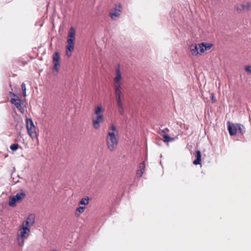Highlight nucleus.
Returning <instances> with one entry per match:
<instances>
[{
  "mask_svg": "<svg viewBox=\"0 0 251 251\" xmlns=\"http://www.w3.org/2000/svg\"><path fill=\"white\" fill-rule=\"evenodd\" d=\"M144 172L141 171V170H140L139 169H138L137 171V172H136V174H137V176H138V177H141L142 176V175L143 174Z\"/></svg>",
  "mask_w": 251,
  "mask_h": 251,
  "instance_id": "nucleus-31",
  "label": "nucleus"
},
{
  "mask_svg": "<svg viewBox=\"0 0 251 251\" xmlns=\"http://www.w3.org/2000/svg\"><path fill=\"white\" fill-rule=\"evenodd\" d=\"M119 111L121 115H123L124 113V110L123 106L119 107Z\"/></svg>",
  "mask_w": 251,
  "mask_h": 251,
  "instance_id": "nucleus-33",
  "label": "nucleus"
},
{
  "mask_svg": "<svg viewBox=\"0 0 251 251\" xmlns=\"http://www.w3.org/2000/svg\"><path fill=\"white\" fill-rule=\"evenodd\" d=\"M211 100L213 103H215L216 101V99H214V97L213 95H212L211 96Z\"/></svg>",
  "mask_w": 251,
  "mask_h": 251,
  "instance_id": "nucleus-38",
  "label": "nucleus"
},
{
  "mask_svg": "<svg viewBox=\"0 0 251 251\" xmlns=\"http://www.w3.org/2000/svg\"><path fill=\"white\" fill-rule=\"evenodd\" d=\"M241 7H237V10L248 11L251 7V3L249 2L243 3L240 5Z\"/></svg>",
  "mask_w": 251,
  "mask_h": 251,
  "instance_id": "nucleus-13",
  "label": "nucleus"
},
{
  "mask_svg": "<svg viewBox=\"0 0 251 251\" xmlns=\"http://www.w3.org/2000/svg\"><path fill=\"white\" fill-rule=\"evenodd\" d=\"M109 130H111V132H114L115 133V132L117 133L118 131L117 130L116 127L113 124L111 125L110 127H109Z\"/></svg>",
  "mask_w": 251,
  "mask_h": 251,
  "instance_id": "nucleus-29",
  "label": "nucleus"
},
{
  "mask_svg": "<svg viewBox=\"0 0 251 251\" xmlns=\"http://www.w3.org/2000/svg\"><path fill=\"white\" fill-rule=\"evenodd\" d=\"M116 76L114 78V83H121L122 79V74L119 67L116 69Z\"/></svg>",
  "mask_w": 251,
  "mask_h": 251,
  "instance_id": "nucleus-10",
  "label": "nucleus"
},
{
  "mask_svg": "<svg viewBox=\"0 0 251 251\" xmlns=\"http://www.w3.org/2000/svg\"><path fill=\"white\" fill-rule=\"evenodd\" d=\"M245 71L251 74V66H247L245 68Z\"/></svg>",
  "mask_w": 251,
  "mask_h": 251,
  "instance_id": "nucleus-32",
  "label": "nucleus"
},
{
  "mask_svg": "<svg viewBox=\"0 0 251 251\" xmlns=\"http://www.w3.org/2000/svg\"><path fill=\"white\" fill-rule=\"evenodd\" d=\"M16 202L18 201L17 200H16L14 196L9 197L8 204L10 206L14 207L15 206Z\"/></svg>",
  "mask_w": 251,
  "mask_h": 251,
  "instance_id": "nucleus-20",
  "label": "nucleus"
},
{
  "mask_svg": "<svg viewBox=\"0 0 251 251\" xmlns=\"http://www.w3.org/2000/svg\"><path fill=\"white\" fill-rule=\"evenodd\" d=\"M196 159L193 161V164L195 165H199L201 163V154L200 151L198 150L195 155Z\"/></svg>",
  "mask_w": 251,
  "mask_h": 251,
  "instance_id": "nucleus-11",
  "label": "nucleus"
},
{
  "mask_svg": "<svg viewBox=\"0 0 251 251\" xmlns=\"http://www.w3.org/2000/svg\"><path fill=\"white\" fill-rule=\"evenodd\" d=\"M163 137L164 138V141L165 142H172L175 140L174 138H172L170 137L168 134H164V135H163Z\"/></svg>",
  "mask_w": 251,
  "mask_h": 251,
  "instance_id": "nucleus-22",
  "label": "nucleus"
},
{
  "mask_svg": "<svg viewBox=\"0 0 251 251\" xmlns=\"http://www.w3.org/2000/svg\"><path fill=\"white\" fill-rule=\"evenodd\" d=\"M59 60H60V55L58 52H55L53 56V62L54 64L53 69L55 70L56 72H58L59 69L58 66H59Z\"/></svg>",
  "mask_w": 251,
  "mask_h": 251,
  "instance_id": "nucleus-8",
  "label": "nucleus"
},
{
  "mask_svg": "<svg viewBox=\"0 0 251 251\" xmlns=\"http://www.w3.org/2000/svg\"><path fill=\"white\" fill-rule=\"evenodd\" d=\"M89 199L88 197L83 198L79 202V205H84V206L87 205L89 203Z\"/></svg>",
  "mask_w": 251,
  "mask_h": 251,
  "instance_id": "nucleus-21",
  "label": "nucleus"
},
{
  "mask_svg": "<svg viewBox=\"0 0 251 251\" xmlns=\"http://www.w3.org/2000/svg\"><path fill=\"white\" fill-rule=\"evenodd\" d=\"M169 131V130L168 128H165L162 130V132L164 133L165 134H167V133Z\"/></svg>",
  "mask_w": 251,
  "mask_h": 251,
  "instance_id": "nucleus-35",
  "label": "nucleus"
},
{
  "mask_svg": "<svg viewBox=\"0 0 251 251\" xmlns=\"http://www.w3.org/2000/svg\"><path fill=\"white\" fill-rule=\"evenodd\" d=\"M115 96H121L122 91L121 90H115Z\"/></svg>",
  "mask_w": 251,
  "mask_h": 251,
  "instance_id": "nucleus-34",
  "label": "nucleus"
},
{
  "mask_svg": "<svg viewBox=\"0 0 251 251\" xmlns=\"http://www.w3.org/2000/svg\"><path fill=\"white\" fill-rule=\"evenodd\" d=\"M119 8H118L117 7L113 8L111 10V12L109 13L110 17L112 19L114 20H116L121 15V6L120 5H119Z\"/></svg>",
  "mask_w": 251,
  "mask_h": 251,
  "instance_id": "nucleus-6",
  "label": "nucleus"
},
{
  "mask_svg": "<svg viewBox=\"0 0 251 251\" xmlns=\"http://www.w3.org/2000/svg\"><path fill=\"white\" fill-rule=\"evenodd\" d=\"M20 233L17 235V241L18 245L22 247L24 246L25 241L29 235L30 229L25 227H19Z\"/></svg>",
  "mask_w": 251,
  "mask_h": 251,
  "instance_id": "nucleus-1",
  "label": "nucleus"
},
{
  "mask_svg": "<svg viewBox=\"0 0 251 251\" xmlns=\"http://www.w3.org/2000/svg\"><path fill=\"white\" fill-rule=\"evenodd\" d=\"M116 98L117 102L122 101L121 96H116Z\"/></svg>",
  "mask_w": 251,
  "mask_h": 251,
  "instance_id": "nucleus-36",
  "label": "nucleus"
},
{
  "mask_svg": "<svg viewBox=\"0 0 251 251\" xmlns=\"http://www.w3.org/2000/svg\"><path fill=\"white\" fill-rule=\"evenodd\" d=\"M26 125L28 133L32 139L37 138V132L36 127L33 124L31 119H27L26 120Z\"/></svg>",
  "mask_w": 251,
  "mask_h": 251,
  "instance_id": "nucleus-3",
  "label": "nucleus"
},
{
  "mask_svg": "<svg viewBox=\"0 0 251 251\" xmlns=\"http://www.w3.org/2000/svg\"><path fill=\"white\" fill-rule=\"evenodd\" d=\"M104 110L100 106H97L95 108V114L97 116L103 115L102 113Z\"/></svg>",
  "mask_w": 251,
  "mask_h": 251,
  "instance_id": "nucleus-15",
  "label": "nucleus"
},
{
  "mask_svg": "<svg viewBox=\"0 0 251 251\" xmlns=\"http://www.w3.org/2000/svg\"><path fill=\"white\" fill-rule=\"evenodd\" d=\"M22 90L23 92V96L24 97L26 96V86L24 82H23L21 85Z\"/></svg>",
  "mask_w": 251,
  "mask_h": 251,
  "instance_id": "nucleus-26",
  "label": "nucleus"
},
{
  "mask_svg": "<svg viewBox=\"0 0 251 251\" xmlns=\"http://www.w3.org/2000/svg\"><path fill=\"white\" fill-rule=\"evenodd\" d=\"M198 47L199 50H200L199 53H203L205 51V50H204V43L203 42L199 44Z\"/></svg>",
  "mask_w": 251,
  "mask_h": 251,
  "instance_id": "nucleus-24",
  "label": "nucleus"
},
{
  "mask_svg": "<svg viewBox=\"0 0 251 251\" xmlns=\"http://www.w3.org/2000/svg\"><path fill=\"white\" fill-rule=\"evenodd\" d=\"M32 226L33 225H32L31 224H29L27 221L25 220V221L23 222L22 225L20 226L25 227H27V228H29L30 229V227Z\"/></svg>",
  "mask_w": 251,
  "mask_h": 251,
  "instance_id": "nucleus-23",
  "label": "nucleus"
},
{
  "mask_svg": "<svg viewBox=\"0 0 251 251\" xmlns=\"http://www.w3.org/2000/svg\"><path fill=\"white\" fill-rule=\"evenodd\" d=\"M19 147V145L18 144H12L10 145V150H11L12 151H16L18 149V147Z\"/></svg>",
  "mask_w": 251,
  "mask_h": 251,
  "instance_id": "nucleus-25",
  "label": "nucleus"
},
{
  "mask_svg": "<svg viewBox=\"0 0 251 251\" xmlns=\"http://www.w3.org/2000/svg\"><path fill=\"white\" fill-rule=\"evenodd\" d=\"M85 208V206H81L79 205V206L76 209L75 211V215L76 217L79 216L80 214L84 212Z\"/></svg>",
  "mask_w": 251,
  "mask_h": 251,
  "instance_id": "nucleus-16",
  "label": "nucleus"
},
{
  "mask_svg": "<svg viewBox=\"0 0 251 251\" xmlns=\"http://www.w3.org/2000/svg\"><path fill=\"white\" fill-rule=\"evenodd\" d=\"M212 46V44L210 43H204V50H210Z\"/></svg>",
  "mask_w": 251,
  "mask_h": 251,
  "instance_id": "nucleus-30",
  "label": "nucleus"
},
{
  "mask_svg": "<svg viewBox=\"0 0 251 251\" xmlns=\"http://www.w3.org/2000/svg\"><path fill=\"white\" fill-rule=\"evenodd\" d=\"M16 200L18 202L22 201L25 197V194L24 191H21L20 193H17L15 196H14Z\"/></svg>",
  "mask_w": 251,
  "mask_h": 251,
  "instance_id": "nucleus-14",
  "label": "nucleus"
},
{
  "mask_svg": "<svg viewBox=\"0 0 251 251\" xmlns=\"http://www.w3.org/2000/svg\"><path fill=\"white\" fill-rule=\"evenodd\" d=\"M106 140L109 150L111 151H114L118 143V139L116 137L115 133L114 132L108 131Z\"/></svg>",
  "mask_w": 251,
  "mask_h": 251,
  "instance_id": "nucleus-2",
  "label": "nucleus"
},
{
  "mask_svg": "<svg viewBox=\"0 0 251 251\" xmlns=\"http://www.w3.org/2000/svg\"><path fill=\"white\" fill-rule=\"evenodd\" d=\"M11 103L14 104L16 108L20 111L22 113H24L25 112V107L23 103L22 102L20 99H14L12 98L10 100Z\"/></svg>",
  "mask_w": 251,
  "mask_h": 251,
  "instance_id": "nucleus-4",
  "label": "nucleus"
},
{
  "mask_svg": "<svg viewBox=\"0 0 251 251\" xmlns=\"http://www.w3.org/2000/svg\"><path fill=\"white\" fill-rule=\"evenodd\" d=\"M52 251H56V250H53Z\"/></svg>",
  "mask_w": 251,
  "mask_h": 251,
  "instance_id": "nucleus-39",
  "label": "nucleus"
},
{
  "mask_svg": "<svg viewBox=\"0 0 251 251\" xmlns=\"http://www.w3.org/2000/svg\"><path fill=\"white\" fill-rule=\"evenodd\" d=\"M104 121L103 115L96 116L95 117L93 118L92 123L94 128L97 129L100 127V123H101Z\"/></svg>",
  "mask_w": 251,
  "mask_h": 251,
  "instance_id": "nucleus-5",
  "label": "nucleus"
},
{
  "mask_svg": "<svg viewBox=\"0 0 251 251\" xmlns=\"http://www.w3.org/2000/svg\"><path fill=\"white\" fill-rule=\"evenodd\" d=\"M227 127L229 133L230 135H234L237 132V124H231L229 122L227 123Z\"/></svg>",
  "mask_w": 251,
  "mask_h": 251,
  "instance_id": "nucleus-9",
  "label": "nucleus"
},
{
  "mask_svg": "<svg viewBox=\"0 0 251 251\" xmlns=\"http://www.w3.org/2000/svg\"><path fill=\"white\" fill-rule=\"evenodd\" d=\"M114 89L115 90H122L121 83H114Z\"/></svg>",
  "mask_w": 251,
  "mask_h": 251,
  "instance_id": "nucleus-27",
  "label": "nucleus"
},
{
  "mask_svg": "<svg viewBox=\"0 0 251 251\" xmlns=\"http://www.w3.org/2000/svg\"><path fill=\"white\" fill-rule=\"evenodd\" d=\"M237 131L243 134L245 132V127L240 124H237Z\"/></svg>",
  "mask_w": 251,
  "mask_h": 251,
  "instance_id": "nucleus-19",
  "label": "nucleus"
},
{
  "mask_svg": "<svg viewBox=\"0 0 251 251\" xmlns=\"http://www.w3.org/2000/svg\"><path fill=\"white\" fill-rule=\"evenodd\" d=\"M117 102V105H118V107L123 106V103H122V101H118V102Z\"/></svg>",
  "mask_w": 251,
  "mask_h": 251,
  "instance_id": "nucleus-37",
  "label": "nucleus"
},
{
  "mask_svg": "<svg viewBox=\"0 0 251 251\" xmlns=\"http://www.w3.org/2000/svg\"><path fill=\"white\" fill-rule=\"evenodd\" d=\"M139 170L143 171L144 172L145 171V164L144 161L141 162L140 163L139 166Z\"/></svg>",
  "mask_w": 251,
  "mask_h": 251,
  "instance_id": "nucleus-28",
  "label": "nucleus"
},
{
  "mask_svg": "<svg viewBox=\"0 0 251 251\" xmlns=\"http://www.w3.org/2000/svg\"><path fill=\"white\" fill-rule=\"evenodd\" d=\"M74 40L75 39L72 38H68L67 40L68 45L66 47V55L70 57L71 55V52L74 49Z\"/></svg>",
  "mask_w": 251,
  "mask_h": 251,
  "instance_id": "nucleus-7",
  "label": "nucleus"
},
{
  "mask_svg": "<svg viewBox=\"0 0 251 251\" xmlns=\"http://www.w3.org/2000/svg\"><path fill=\"white\" fill-rule=\"evenodd\" d=\"M75 29L74 28V27H71V28L69 30V34H68V38H72V39H75Z\"/></svg>",
  "mask_w": 251,
  "mask_h": 251,
  "instance_id": "nucleus-18",
  "label": "nucleus"
},
{
  "mask_svg": "<svg viewBox=\"0 0 251 251\" xmlns=\"http://www.w3.org/2000/svg\"><path fill=\"white\" fill-rule=\"evenodd\" d=\"M190 51L193 55L196 56L199 53V47L197 44H192L190 47Z\"/></svg>",
  "mask_w": 251,
  "mask_h": 251,
  "instance_id": "nucleus-12",
  "label": "nucleus"
},
{
  "mask_svg": "<svg viewBox=\"0 0 251 251\" xmlns=\"http://www.w3.org/2000/svg\"><path fill=\"white\" fill-rule=\"evenodd\" d=\"M35 215L34 214H31L28 216L26 221H27L29 224L33 225L35 223Z\"/></svg>",
  "mask_w": 251,
  "mask_h": 251,
  "instance_id": "nucleus-17",
  "label": "nucleus"
}]
</instances>
